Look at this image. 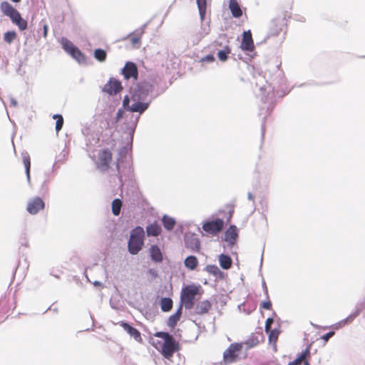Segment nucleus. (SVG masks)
<instances>
[{
    "instance_id": "obj_29",
    "label": "nucleus",
    "mask_w": 365,
    "mask_h": 365,
    "mask_svg": "<svg viewBox=\"0 0 365 365\" xmlns=\"http://www.w3.org/2000/svg\"><path fill=\"white\" fill-rule=\"evenodd\" d=\"M61 44H62L63 49L68 54H70V53H71L76 47V46H74V44L71 41H69L68 39H67L66 38H63L61 39Z\"/></svg>"
},
{
    "instance_id": "obj_41",
    "label": "nucleus",
    "mask_w": 365,
    "mask_h": 365,
    "mask_svg": "<svg viewBox=\"0 0 365 365\" xmlns=\"http://www.w3.org/2000/svg\"><path fill=\"white\" fill-rule=\"evenodd\" d=\"M334 335V331H329L328 333H327L326 334H324L322 336V339L325 341H328V340L332 337Z\"/></svg>"
},
{
    "instance_id": "obj_18",
    "label": "nucleus",
    "mask_w": 365,
    "mask_h": 365,
    "mask_svg": "<svg viewBox=\"0 0 365 365\" xmlns=\"http://www.w3.org/2000/svg\"><path fill=\"white\" fill-rule=\"evenodd\" d=\"M161 231V227L157 222H153L146 227V233L148 236L158 237L160 235Z\"/></svg>"
},
{
    "instance_id": "obj_40",
    "label": "nucleus",
    "mask_w": 365,
    "mask_h": 365,
    "mask_svg": "<svg viewBox=\"0 0 365 365\" xmlns=\"http://www.w3.org/2000/svg\"><path fill=\"white\" fill-rule=\"evenodd\" d=\"M215 61V57L212 54H208L205 56V57L202 58L201 61L202 62H209L212 63Z\"/></svg>"
},
{
    "instance_id": "obj_20",
    "label": "nucleus",
    "mask_w": 365,
    "mask_h": 365,
    "mask_svg": "<svg viewBox=\"0 0 365 365\" xmlns=\"http://www.w3.org/2000/svg\"><path fill=\"white\" fill-rule=\"evenodd\" d=\"M229 8L235 18H240L242 16V11L237 0H230Z\"/></svg>"
},
{
    "instance_id": "obj_12",
    "label": "nucleus",
    "mask_w": 365,
    "mask_h": 365,
    "mask_svg": "<svg viewBox=\"0 0 365 365\" xmlns=\"http://www.w3.org/2000/svg\"><path fill=\"white\" fill-rule=\"evenodd\" d=\"M119 324L130 336L133 337L136 341L143 343V339L140 332L137 329L133 327L128 323L124 322H120Z\"/></svg>"
},
{
    "instance_id": "obj_48",
    "label": "nucleus",
    "mask_w": 365,
    "mask_h": 365,
    "mask_svg": "<svg viewBox=\"0 0 365 365\" xmlns=\"http://www.w3.org/2000/svg\"><path fill=\"white\" fill-rule=\"evenodd\" d=\"M11 1H13L14 3H19L20 2L21 0H11Z\"/></svg>"
},
{
    "instance_id": "obj_47",
    "label": "nucleus",
    "mask_w": 365,
    "mask_h": 365,
    "mask_svg": "<svg viewBox=\"0 0 365 365\" xmlns=\"http://www.w3.org/2000/svg\"><path fill=\"white\" fill-rule=\"evenodd\" d=\"M248 197H249L250 200H253V197L251 193H249Z\"/></svg>"
},
{
    "instance_id": "obj_33",
    "label": "nucleus",
    "mask_w": 365,
    "mask_h": 365,
    "mask_svg": "<svg viewBox=\"0 0 365 365\" xmlns=\"http://www.w3.org/2000/svg\"><path fill=\"white\" fill-rule=\"evenodd\" d=\"M199 13L202 19L205 17L207 9V0H197Z\"/></svg>"
},
{
    "instance_id": "obj_17",
    "label": "nucleus",
    "mask_w": 365,
    "mask_h": 365,
    "mask_svg": "<svg viewBox=\"0 0 365 365\" xmlns=\"http://www.w3.org/2000/svg\"><path fill=\"white\" fill-rule=\"evenodd\" d=\"M361 311V309H356L353 313L350 314L346 319L341 320L337 324H336L335 328H341L346 326V324L352 322L359 315Z\"/></svg>"
},
{
    "instance_id": "obj_36",
    "label": "nucleus",
    "mask_w": 365,
    "mask_h": 365,
    "mask_svg": "<svg viewBox=\"0 0 365 365\" xmlns=\"http://www.w3.org/2000/svg\"><path fill=\"white\" fill-rule=\"evenodd\" d=\"M128 39L130 41L131 44L135 46L136 45H139L141 40V35L137 34H131L128 36Z\"/></svg>"
},
{
    "instance_id": "obj_30",
    "label": "nucleus",
    "mask_w": 365,
    "mask_h": 365,
    "mask_svg": "<svg viewBox=\"0 0 365 365\" xmlns=\"http://www.w3.org/2000/svg\"><path fill=\"white\" fill-rule=\"evenodd\" d=\"M269 334V341L272 344H276L280 331L279 329H274L269 330V331L267 332Z\"/></svg>"
},
{
    "instance_id": "obj_42",
    "label": "nucleus",
    "mask_w": 365,
    "mask_h": 365,
    "mask_svg": "<svg viewBox=\"0 0 365 365\" xmlns=\"http://www.w3.org/2000/svg\"><path fill=\"white\" fill-rule=\"evenodd\" d=\"M129 98L128 96L125 97V98L123 99V106L125 108V109L129 106Z\"/></svg>"
},
{
    "instance_id": "obj_37",
    "label": "nucleus",
    "mask_w": 365,
    "mask_h": 365,
    "mask_svg": "<svg viewBox=\"0 0 365 365\" xmlns=\"http://www.w3.org/2000/svg\"><path fill=\"white\" fill-rule=\"evenodd\" d=\"M53 118L54 119H56V130L58 133L60 131L63 127V118L61 115L55 114Z\"/></svg>"
},
{
    "instance_id": "obj_11",
    "label": "nucleus",
    "mask_w": 365,
    "mask_h": 365,
    "mask_svg": "<svg viewBox=\"0 0 365 365\" xmlns=\"http://www.w3.org/2000/svg\"><path fill=\"white\" fill-rule=\"evenodd\" d=\"M122 89L121 83L115 79H110L103 87V91L110 95L117 94Z\"/></svg>"
},
{
    "instance_id": "obj_22",
    "label": "nucleus",
    "mask_w": 365,
    "mask_h": 365,
    "mask_svg": "<svg viewBox=\"0 0 365 365\" xmlns=\"http://www.w3.org/2000/svg\"><path fill=\"white\" fill-rule=\"evenodd\" d=\"M184 264L188 269L194 270L198 266V260L195 256L190 255L185 258Z\"/></svg>"
},
{
    "instance_id": "obj_27",
    "label": "nucleus",
    "mask_w": 365,
    "mask_h": 365,
    "mask_svg": "<svg viewBox=\"0 0 365 365\" xmlns=\"http://www.w3.org/2000/svg\"><path fill=\"white\" fill-rule=\"evenodd\" d=\"M309 356V348H307L297 359H295L293 361L291 362L293 364V365H300L303 361L304 362L305 359Z\"/></svg>"
},
{
    "instance_id": "obj_38",
    "label": "nucleus",
    "mask_w": 365,
    "mask_h": 365,
    "mask_svg": "<svg viewBox=\"0 0 365 365\" xmlns=\"http://www.w3.org/2000/svg\"><path fill=\"white\" fill-rule=\"evenodd\" d=\"M260 307L264 309L269 310L272 309V302L269 299L262 302L260 304Z\"/></svg>"
},
{
    "instance_id": "obj_21",
    "label": "nucleus",
    "mask_w": 365,
    "mask_h": 365,
    "mask_svg": "<svg viewBox=\"0 0 365 365\" xmlns=\"http://www.w3.org/2000/svg\"><path fill=\"white\" fill-rule=\"evenodd\" d=\"M148 107V104L139 101L134 102L130 107L127 108L131 112H138L140 113H143Z\"/></svg>"
},
{
    "instance_id": "obj_26",
    "label": "nucleus",
    "mask_w": 365,
    "mask_h": 365,
    "mask_svg": "<svg viewBox=\"0 0 365 365\" xmlns=\"http://www.w3.org/2000/svg\"><path fill=\"white\" fill-rule=\"evenodd\" d=\"M164 227L168 230H172L175 225V220L169 216L164 215L162 219Z\"/></svg>"
},
{
    "instance_id": "obj_44",
    "label": "nucleus",
    "mask_w": 365,
    "mask_h": 365,
    "mask_svg": "<svg viewBox=\"0 0 365 365\" xmlns=\"http://www.w3.org/2000/svg\"><path fill=\"white\" fill-rule=\"evenodd\" d=\"M43 37H46L48 34V26L47 24L43 25Z\"/></svg>"
},
{
    "instance_id": "obj_1",
    "label": "nucleus",
    "mask_w": 365,
    "mask_h": 365,
    "mask_svg": "<svg viewBox=\"0 0 365 365\" xmlns=\"http://www.w3.org/2000/svg\"><path fill=\"white\" fill-rule=\"evenodd\" d=\"M153 336L162 340H154L151 338L150 344L167 359L172 358L174 353L180 349L179 343L168 332L157 331Z\"/></svg>"
},
{
    "instance_id": "obj_28",
    "label": "nucleus",
    "mask_w": 365,
    "mask_h": 365,
    "mask_svg": "<svg viewBox=\"0 0 365 365\" xmlns=\"http://www.w3.org/2000/svg\"><path fill=\"white\" fill-rule=\"evenodd\" d=\"M70 55L78 63H84L86 61L85 55L77 47L70 53Z\"/></svg>"
},
{
    "instance_id": "obj_4",
    "label": "nucleus",
    "mask_w": 365,
    "mask_h": 365,
    "mask_svg": "<svg viewBox=\"0 0 365 365\" xmlns=\"http://www.w3.org/2000/svg\"><path fill=\"white\" fill-rule=\"evenodd\" d=\"M145 232L143 227L138 226L135 227L130 236L128 248L131 255L138 254L144 245Z\"/></svg>"
},
{
    "instance_id": "obj_3",
    "label": "nucleus",
    "mask_w": 365,
    "mask_h": 365,
    "mask_svg": "<svg viewBox=\"0 0 365 365\" xmlns=\"http://www.w3.org/2000/svg\"><path fill=\"white\" fill-rule=\"evenodd\" d=\"M0 9L3 14L9 16L21 31L27 29V21L21 17L20 13L11 4L7 1H2L0 4Z\"/></svg>"
},
{
    "instance_id": "obj_5",
    "label": "nucleus",
    "mask_w": 365,
    "mask_h": 365,
    "mask_svg": "<svg viewBox=\"0 0 365 365\" xmlns=\"http://www.w3.org/2000/svg\"><path fill=\"white\" fill-rule=\"evenodd\" d=\"M242 350V344L240 343H232L229 347L225 351L223 354L224 362L231 364L237 361L239 357L240 353Z\"/></svg>"
},
{
    "instance_id": "obj_8",
    "label": "nucleus",
    "mask_w": 365,
    "mask_h": 365,
    "mask_svg": "<svg viewBox=\"0 0 365 365\" xmlns=\"http://www.w3.org/2000/svg\"><path fill=\"white\" fill-rule=\"evenodd\" d=\"M45 207V202L40 197H35L29 200L26 206L27 212L31 215H36Z\"/></svg>"
},
{
    "instance_id": "obj_23",
    "label": "nucleus",
    "mask_w": 365,
    "mask_h": 365,
    "mask_svg": "<svg viewBox=\"0 0 365 365\" xmlns=\"http://www.w3.org/2000/svg\"><path fill=\"white\" fill-rule=\"evenodd\" d=\"M219 262L220 267L224 269H228L232 266V259L226 255H220L219 257Z\"/></svg>"
},
{
    "instance_id": "obj_19",
    "label": "nucleus",
    "mask_w": 365,
    "mask_h": 365,
    "mask_svg": "<svg viewBox=\"0 0 365 365\" xmlns=\"http://www.w3.org/2000/svg\"><path fill=\"white\" fill-rule=\"evenodd\" d=\"M182 315V307H180V308L177 310V312L174 314L170 316L167 321V325L168 327L173 329L179 322L180 317Z\"/></svg>"
},
{
    "instance_id": "obj_14",
    "label": "nucleus",
    "mask_w": 365,
    "mask_h": 365,
    "mask_svg": "<svg viewBox=\"0 0 365 365\" xmlns=\"http://www.w3.org/2000/svg\"><path fill=\"white\" fill-rule=\"evenodd\" d=\"M238 237V230L236 226L230 225L225 233V240L230 245H234Z\"/></svg>"
},
{
    "instance_id": "obj_46",
    "label": "nucleus",
    "mask_w": 365,
    "mask_h": 365,
    "mask_svg": "<svg viewBox=\"0 0 365 365\" xmlns=\"http://www.w3.org/2000/svg\"><path fill=\"white\" fill-rule=\"evenodd\" d=\"M234 212V210L232 208L230 210V216H229V220H230V218L232 217V213Z\"/></svg>"
},
{
    "instance_id": "obj_45",
    "label": "nucleus",
    "mask_w": 365,
    "mask_h": 365,
    "mask_svg": "<svg viewBox=\"0 0 365 365\" xmlns=\"http://www.w3.org/2000/svg\"><path fill=\"white\" fill-rule=\"evenodd\" d=\"M213 46H221L222 43L218 42V41H215L213 42Z\"/></svg>"
},
{
    "instance_id": "obj_7",
    "label": "nucleus",
    "mask_w": 365,
    "mask_h": 365,
    "mask_svg": "<svg viewBox=\"0 0 365 365\" xmlns=\"http://www.w3.org/2000/svg\"><path fill=\"white\" fill-rule=\"evenodd\" d=\"M203 230L212 236L217 235L224 227V221L217 218L212 221H208L202 225Z\"/></svg>"
},
{
    "instance_id": "obj_31",
    "label": "nucleus",
    "mask_w": 365,
    "mask_h": 365,
    "mask_svg": "<svg viewBox=\"0 0 365 365\" xmlns=\"http://www.w3.org/2000/svg\"><path fill=\"white\" fill-rule=\"evenodd\" d=\"M122 207V202L120 199H115L112 202V212L114 215H120Z\"/></svg>"
},
{
    "instance_id": "obj_35",
    "label": "nucleus",
    "mask_w": 365,
    "mask_h": 365,
    "mask_svg": "<svg viewBox=\"0 0 365 365\" xmlns=\"http://www.w3.org/2000/svg\"><path fill=\"white\" fill-rule=\"evenodd\" d=\"M16 37L17 34L14 31H7L4 34V40L8 43H12Z\"/></svg>"
},
{
    "instance_id": "obj_39",
    "label": "nucleus",
    "mask_w": 365,
    "mask_h": 365,
    "mask_svg": "<svg viewBox=\"0 0 365 365\" xmlns=\"http://www.w3.org/2000/svg\"><path fill=\"white\" fill-rule=\"evenodd\" d=\"M274 322V319L272 318H267L265 322V331L268 332L271 330V326Z\"/></svg>"
},
{
    "instance_id": "obj_24",
    "label": "nucleus",
    "mask_w": 365,
    "mask_h": 365,
    "mask_svg": "<svg viewBox=\"0 0 365 365\" xmlns=\"http://www.w3.org/2000/svg\"><path fill=\"white\" fill-rule=\"evenodd\" d=\"M231 53V48L229 45H225L223 47L222 50H220L217 53V58L218 59L222 61L225 62L228 58V55Z\"/></svg>"
},
{
    "instance_id": "obj_13",
    "label": "nucleus",
    "mask_w": 365,
    "mask_h": 365,
    "mask_svg": "<svg viewBox=\"0 0 365 365\" xmlns=\"http://www.w3.org/2000/svg\"><path fill=\"white\" fill-rule=\"evenodd\" d=\"M185 245L187 248L192 251L198 252L200 250V242L195 235L187 236L185 240Z\"/></svg>"
},
{
    "instance_id": "obj_9",
    "label": "nucleus",
    "mask_w": 365,
    "mask_h": 365,
    "mask_svg": "<svg viewBox=\"0 0 365 365\" xmlns=\"http://www.w3.org/2000/svg\"><path fill=\"white\" fill-rule=\"evenodd\" d=\"M122 73L126 80L133 78L134 81H136L138 79V70L135 63L133 62H126L122 70Z\"/></svg>"
},
{
    "instance_id": "obj_10",
    "label": "nucleus",
    "mask_w": 365,
    "mask_h": 365,
    "mask_svg": "<svg viewBox=\"0 0 365 365\" xmlns=\"http://www.w3.org/2000/svg\"><path fill=\"white\" fill-rule=\"evenodd\" d=\"M240 48L245 51H253L255 49L254 41L250 30L244 31Z\"/></svg>"
},
{
    "instance_id": "obj_25",
    "label": "nucleus",
    "mask_w": 365,
    "mask_h": 365,
    "mask_svg": "<svg viewBox=\"0 0 365 365\" xmlns=\"http://www.w3.org/2000/svg\"><path fill=\"white\" fill-rule=\"evenodd\" d=\"M173 300L169 297L162 298L160 302V308L163 312H169L173 308Z\"/></svg>"
},
{
    "instance_id": "obj_50",
    "label": "nucleus",
    "mask_w": 365,
    "mask_h": 365,
    "mask_svg": "<svg viewBox=\"0 0 365 365\" xmlns=\"http://www.w3.org/2000/svg\"><path fill=\"white\" fill-rule=\"evenodd\" d=\"M288 365H293V364L292 362H289Z\"/></svg>"
},
{
    "instance_id": "obj_32",
    "label": "nucleus",
    "mask_w": 365,
    "mask_h": 365,
    "mask_svg": "<svg viewBox=\"0 0 365 365\" xmlns=\"http://www.w3.org/2000/svg\"><path fill=\"white\" fill-rule=\"evenodd\" d=\"M23 163L25 166L26 173L27 178L30 179V168H31V158L29 154L26 153L23 155Z\"/></svg>"
},
{
    "instance_id": "obj_2",
    "label": "nucleus",
    "mask_w": 365,
    "mask_h": 365,
    "mask_svg": "<svg viewBox=\"0 0 365 365\" xmlns=\"http://www.w3.org/2000/svg\"><path fill=\"white\" fill-rule=\"evenodd\" d=\"M201 287L200 285L190 284L182 289L180 293V302L186 309H191L194 307L195 299L197 295H200Z\"/></svg>"
},
{
    "instance_id": "obj_43",
    "label": "nucleus",
    "mask_w": 365,
    "mask_h": 365,
    "mask_svg": "<svg viewBox=\"0 0 365 365\" xmlns=\"http://www.w3.org/2000/svg\"><path fill=\"white\" fill-rule=\"evenodd\" d=\"M209 269H210V270H209V271H210V272L214 273L215 274L217 273V272H219V269H218V267H216V266H215V265H213V266H210V267H209Z\"/></svg>"
},
{
    "instance_id": "obj_15",
    "label": "nucleus",
    "mask_w": 365,
    "mask_h": 365,
    "mask_svg": "<svg viewBox=\"0 0 365 365\" xmlns=\"http://www.w3.org/2000/svg\"><path fill=\"white\" fill-rule=\"evenodd\" d=\"M150 257L151 259L156 262H162L163 260V253L158 245H151L149 249Z\"/></svg>"
},
{
    "instance_id": "obj_6",
    "label": "nucleus",
    "mask_w": 365,
    "mask_h": 365,
    "mask_svg": "<svg viewBox=\"0 0 365 365\" xmlns=\"http://www.w3.org/2000/svg\"><path fill=\"white\" fill-rule=\"evenodd\" d=\"M113 160V154L108 149H103L98 152L96 167L101 171H107Z\"/></svg>"
},
{
    "instance_id": "obj_16",
    "label": "nucleus",
    "mask_w": 365,
    "mask_h": 365,
    "mask_svg": "<svg viewBox=\"0 0 365 365\" xmlns=\"http://www.w3.org/2000/svg\"><path fill=\"white\" fill-rule=\"evenodd\" d=\"M212 304L210 301L204 300L199 302L195 307V312L197 314L202 315L207 314L211 309Z\"/></svg>"
},
{
    "instance_id": "obj_49",
    "label": "nucleus",
    "mask_w": 365,
    "mask_h": 365,
    "mask_svg": "<svg viewBox=\"0 0 365 365\" xmlns=\"http://www.w3.org/2000/svg\"><path fill=\"white\" fill-rule=\"evenodd\" d=\"M304 364V365H310L309 363L308 362V361H307L306 359H305Z\"/></svg>"
},
{
    "instance_id": "obj_34",
    "label": "nucleus",
    "mask_w": 365,
    "mask_h": 365,
    "mask_svg": "<svg viewBox=\"0 0 365 365\" xmlns=\"http://www.w3.org/2000/svg\"><path fill=\"white\" fill-rule=\"evenodd\" d=\"M94 57L98 61L103 62L106 59L107 53L103 49L97 48L94 51Z\"/></svg>"
}]
</instances>
